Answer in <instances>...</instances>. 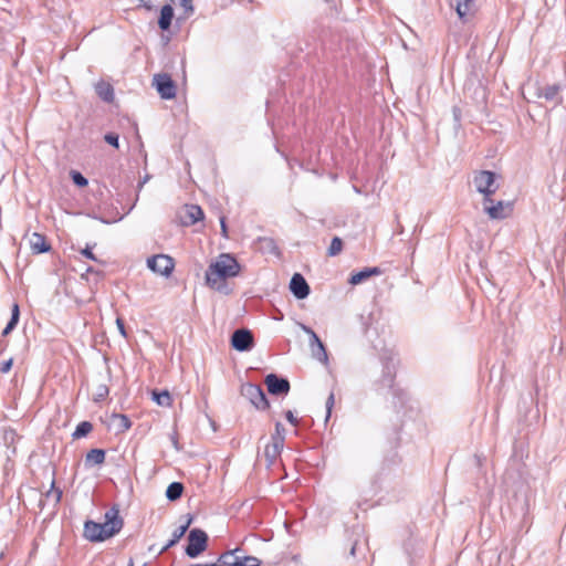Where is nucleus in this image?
<instances>
[{"label":"nucleus","mask_w":566,"mask_h":566,"mask_svg":"<svg viewBox=\"0 0 566 566\" xmlns=\"http://www.w3.org/2000/svg\"><path fill=\"white\" fill-rule=\"evenodd\" d=\"M240 270L241 266L234 256L229 253H222L208 266L206 271V282L210 287L218 292L229 294L231 291L229 290L226 280L238 276Z\"/></svg>","instance_id":"nucleus-1"},{"label":"nucleus","mask_w":566,"mask_h":566,"mask_svg":"<svg viewBox=\"0 0 566 566\" xmlns=\"http://www.w3.org/2000/svg\"><path fill=\"white\" fill-rule=\"evenodd\" d=\"M104 523H96L94 521H86L84 524V537L90 542H103L117 533L124 526V521L119 516V509L117 505L112 506L105 512Z\"/></svg>","instance_id":"nucleus-2"},{"label":"nucleus","mask_w":566,"mask_h":566,"mask_svg":"<svg viewBox=\"0 0 566 566\" xmlns=\"http://www.w3.org/2000/svg\"><path fill=\"white\" fill-rule=\"evenodd\" d=\"M380 360L382 365V371H381V378L378 381V385L381 388H388L394 390V394H396V390L394 389L395 385V378H396V369H397V358L392 350H384L380 354Z\"/></svg>","instance_id":"nucleus-3"},{"label":"nucleus","mask_w":566,"mask_h":566,"mask_svg":"<svg viewBox=\"0 0 566 566\" xmlns=\"http://www.w3.org/2000/svg\"><path fill=\"white\" fill-rule=\"evenodd\" d=\"M208 543V535L200 528H192L188 535V545L186 546V554L190 558H196L206 551Z\"/></svg>","instance_id":"nucleus-4"},{"label":"nucleus","mask_w":566,"mask_h":566,"mask_svg":"<svg viewBox=\"0 0 566 566\" xmlns=\"http://www.w3.org/2000/svg\"><path fill=\"white\" fill-rule=\"evenodd\" d=\"M241 395L247 398L258 410H266L270 402L259 385L244 384L241 387Z\"/></svg>","instance_id":"nucleus-5"},{"label":"nucleus","mask_w":566,"mask_h":566,"mask_svg":"<svg viewBox=\"0 0 566 566\" xmlns=\"http://www.w3.org/2000/svg\"><path fill=\"white\" fill-rule=\"evenodd\" d=\"M475 189L483 196H492L497 190L495 174L489 170L479 171L473 179Z\"/></svg>","instance_id":"nucleus-6"},{"label":"nucleus","mask_w":566,"mask_h":566,"mask_svg":"<svg viewBox=\"0 0 566 566\" xmlns=\"http://www.w3.org/2000/svg\"><path fill=\"white\" fill-rule=\"evenodd\" d=\"M148 268L163 276H169L175 268L174 259L165 255V254H158L149 258L147 260Z\"/></svg>","instance_id":"nucleus-7"},{"label":"nucleus","mask_w":566,"mask_h":566,"mask_svg":"<svg viewBox=\"0 0 566 566\" xmlns=\"http://www.w3.org/2000/svg\"><path fill=\"white\" fill-rule=\"evenodd\" d=\"M153 81L161 98L171 99L176 96V85L170 75L156 74Z\"/></svg>","instance_id":"nucleus-8"},{"label":"nucleus","mask_w":566,"mask_h":566,"mask_svg":"<svg viewBox=\"0 0 566 566\" xmlns=\"http://www.w3.org/2000/svg\"><path fill=\"white\" fill-rule=\"evenodd\" d=\"M254 345L253 334L247 328L235 329L231 336V346L238 352L250 350Z\"/></svg>","instance_id":"nucleus-9"},{"label":"nucleus","mask_w":566,"mask_h":566,"mask_svg":"<svg viewBox=\"0 0 566 566\" xmlns=\"http://www.w3.org/2000/svg\"><path fill=\"white\" fill-rule=\"evenodd\" d=\"M302 329L310 336V347L312 350V355L317 360L326 364L328 360L326 348L317 334L308 326L302 324Z\"/></svg>","instance_id":"nucleus-10"},{"label":"nucleus","mask_w":566,"mask_h":566,"mask_svg":"<svg viewBox=\"0 0 566 566\" xmlns=\"http://www.w3.org/2000/svg\"><path fill=\"white\" fill-rule=\"evenodd\" d=\"M264 382L268 387V391L275 396H285L290 391V381L286 378L279 377L276 374H269Z\"/></svg>","instance_id":"nucleus-11"},{"label":"nucleus","mask_w":566,"mask_h":566,"mask_svg":"<svg viewBox=\"0 0 566 566\" xmlns=\"http://www.w3.org/2000/svg\"><path fill=\"white\" fill-rule=\"evenodd\" d=\"M512 202L499 200L495 205L488 207L485 213L491 220H503L509 218L512 214Z\"/></svg>","instance_id":"nucleus-12"},{"label":"nucleus","mask_w":566,"mask_h":566,"mask_svg":"<svg viewBox=\"0 0 566 566\" xmlns=\"http://www.w3.org/2000/svg\"><path fill=\"white\" fill-rule=\"evenodd\" d=\"M290 290L297 300H304L308 296L310 285L300 273H294L290 281Z\"/></svg>","instance_id":"nucleus-13"},{"label":"nucleus","mask_w":566,"mask_h":566,"mask_svg":"<svg viewBox=\"0 0 566 566\" xmlns=\"http://www.w3.org/2000/svg\"><path fill=\"white\" fill-rule=\"evenodd\" d=\"M462 22H468L474 12V0H449Z\"/></svg>","instance_id":"nucleus-14"},{"label":"nucleus","mask_w":566,"mask_h":566,"mask_svg":"<svg viewBox=\"0 0 566 566\" xmlns=\"http://www.w3.org/2000/svg\"><path fill=\"white\" fill-rule=\"evenodd\" d=\"M537 97L545 98L547 102H551L554 106H557L562 103L563 97L560 95V86L558 84L546 85L544 87H539L536 93Z\"/></svg>","instance_id":"nucleus-15"},{"label":"nucleus","mask_w":566,"mask_h":566,"mask_svg":"<svg viewBox=\"0 0 566 566\" xmlns=\"http://www.w3.org/2000/svg\"><path fill=\"white\" fill-rule=\"evenodd\" d=\"M381 274V270L378 266L374 268H365L361 271L352 274L350 279L348 280L349 284L357 285L366 281L373 275H379Z\"/></svg>","instance_id":"nucleus-16"},{"label":"nucleus","mask_w":566,"mask_h":566,"mask_svg":"<svg viewBox=\"0 0 566 566\" xmlns=\"http://www.w3.org/2000/svg\"><path fill=\"white\" fill-rule=\"evenodd\" d=\"M95 93L106 103H112L115 97L113 86L105 81H99L95 84Z\"/></svg>","instance_id":"nucleus-17"},{"label":"nucleus","mask_w":566,"mask_h":566,"mask_svg":"<svg viewBox=\"0 0 566 566\" xmlns=\"http://www.w3.org/2000/svg\"><path fill=\"white\" fill-rule=\"evenodd\" d=\"M30 245L33 253H44L51 249V245L46 242V239L43 234L34 232L30 239Z\"/></svg>","instance_id":"nucleus-18"},{"label":"nucleus","mask_w":566,"mask_h":566,"mask_svg":"<svg viewBox=\"0 0 566 566\" xmlns=\"http://www.w3.org/2000/svg\"><path fill=\"white\" fill-rule=\"evenodd\" d=\"M174 19V9L170 4H165L160 10L158 27L163 31L169 30Z\"/></svg>","instance_id":"nucleus-19"},{"label":"nucleus","mask_w":566,"mask_h":566,"mask_svg":"<svg viewBox=\"0 0 566 566\" xmlns=\"http://www.w3.org/2000/svg\"><path fill=\"white\" fill-rule=\"evenodd\" d=\"M192 522L191 517H188L185 524L180 525L172 532L171 539L163 547V552L167 551L168 548L175 546L186 534L187 530L189 528L190 524Z\"/></svg>","instance_id":"nucleus-20"},{"label":"nucleus","mask_w":566,"mask_h":566,"mask_svg":"<svg viewBox=\"0 0 566 566\" xmlns=\"http://www.w3.org/2000/svg\"><path fill=\"white\" fill-rule=\"evenodd\" d=\"M105 462V451L103 449H92L85 455V465H101Z\"/></svg>","instance_id":"nucleus-21"},{"label":"nucleus","mask_w":566,"mask_h":566,"mask_svg":"<svg viewBox=\"0 0 566 566\" xmlns=\"http://www.w3.org/2000/svg\"><path fill=\"white\" fill-rule=\"evenodd\" d=\"M283 450V446L271 442L268 444L264 449V455L266 458V461L269 465L273 464L276 459L280 457L281 452Z\"/></svg>","instance_id":"nucleus-22"},{"label":"nucleus","mask_w":566,"mask_h":566,"mask_svg":"<svg viewBox=\"0 0 566 566\" xmlns=\"http://www.w3.org/2000/svg\"><path fill=\"white\" fill-rule=\"evenodd\" d=\"M109 394L108 386L103 381H97L95 384L94 391L92 394V399L95 402L103 401Z\"/></svg>","instance_id":"nucleus-23"},{"label":"nucleus","mask_w":566,"mask_h":566,"mask_svg":"<svg viewBox=\"0 0 566 566\" xmlns=\"http://www.w3.org/2000/svg\"><path fill=\"white\" fill-rule=\"evenodd\" d=\"M20 317V310L19 305L17 303L13 304L12 311H11V318L8 322L7 326L2 331V336L9 335L17 326Z\"/></svg>","instance_id":"nucleus-24"},{"label":"nucleus","mask_w":566,"mask_h":566,"mask_svg":"<svg viewBox=\"0 0 566 566\" xmlns=\"http://www.w3.org/2000/svg\"><path fill=\"white\" fill-rule=\"evenodd\" d=\"M151 395H153V399L156 401L157 405H159L161 407H170L171 406L172 398L168 390H163V391L153 390Z\"/></svg>","instance_id":"nucleus-25"},{"label":"nucleus","mask_w":566,"mask_h":566,"mask_svg":"<svg viewBox=\"0 0 566 566\" xmlns=\"http://www.w3.org/2000/svg\"><path fill=\"white\" fill-rule=\"evenodd\" d=\"M184 492V485L180 482H172L166 490V497L169 501H176L181 497Z\"/></svg>","instance_id":"nucleus-26"},{"label":"nucleus","mask_w":566,"mask_h":566,"mask_svg":"<svg viewBox=\"0 0 566 566\" xmlns=\"http://www.w3.org/2000/svg\"><path fill=\"white\" fill-rule=\"evenodd\" d=\"M170 1L175 6H178V7L182 8V10H184L182 14L178 18L179 20L188 19L193 13L192 0H170Z\"/></svg>","instance_id":"nucleus-27"},{"label":"nucleus","mask_w":566,"mask_h":566,"mask_svg":"<svg viewBox=\"0 0 566 566\" xmlns=\"http://www.w3.org/2000/svg\"><path fill=\"white\" fill-rule=\"evenodd\" d=\"M93 430V424L90 421L80 422L75 431L72 433L73 439H81L86 437Z\"/></svg>","instance_id":"nucleus-28"},{"label":"nucleus","mask_w":566,"mask_h":566,"mask_svg":"<svg viewBox=\"0 0 566 566\" xmlns=\"http://www.w3.org/2000/svg\"><path fill=\"white\" fill-rule=\"evenodd\" d=\"M187 216L190 220V223L193 224L203 219L205 213L199 206L191 205L187 207Z\"/></svg>","instance_id":"nucleus-29"},{"label":"nucleus","mask_w":566,"mask_h":566,"mask_svg":"<svg viewBox=\"0 0 566 566\" xmlns=\"http://www.w3.org/2000/svg\"><path fill=\"white\" fill-rule=\"evenodd\" d=\"M234 552H227L219 557V566H237L239 564V556Z\"/></svg>","instance_id":"nucleus-30"},{"label":"nucleus","mask_w":566,"mask_h":566,"mask_svg":"<svg viewBox=\"0 0 566 566\" xmlns=\"http://www.w3.org/2000/svg\"><path fill=\"white\" fill-rule=\"evenodd\" d=\"M343 250V241L339 237H334L331 241V244L327 249V255L328 256H336L338 255Z\"/></svg>","instance_id":"nucleus-31"},{"label":"nucleus","mask_w":566,"mask_h":566,"mask_svg":"<svg viewBox=\"0 0 566 566\" xmlns=\"http://www.w3.org/2000/svg\"><path fill=\"white\" fill-rule=\"evenodd\" d=\"M272 442L284 446L285 429L281 422L275 423V431L271 437Z\"/></svg>","instance_id":"nucleus-32"},{"label":"nucleus","mask_w":566,"mask_h":566,"mask_svg":"<svg viewBox=\"0 0 566 566\" xmlns=\"http://www.w3.org/2000/svg\"><path fill=\"white\" fill-rule=\"evenodd\" d=\"M113 419L118 421L117 427L120 431H126L132 427V421L126 415L114 413Z\"/></svg>","instance_id":"nucleus-33"},{"label":"nucleus","mask_w":566,"mask_h":566,"mask_svg":"<svg viewBox=\"0 0 566 566\" xmlns=\"http://www.w3.org/2000/svg\"><path fill=\"white\" fill-rule=\"evenodd\" d=\"M51 496L54 497V503H60L62 499V490L55 488L54 480L51 482V489L45 493V497L50 499Z\"/></svg>","instance_id":"nucleus-34"},{"label":"nucleus","mask_w":566,"mask_h":566,"mask_svg":"<svg viewBox=\"0 0 566 566\" xmlns=\"http://www.w3.org/2000/svg\"><path fill=\"white\" fill-rule=\"evenodd\" d=\"M71 178L73 182L78 187H85L88 184L87 179L76 170L71 171Z\"/></svg>","instance_id":"nucleus-35"},{"label":"nucleus","mask_w":566,"mask_h":566,"mask_svg":"<svg viewBox=\"0 0 566 566\" xmlns=\"http://www.w3.org/2000/svg\"><path fill=\"white\" fill-rule=\"evenodd\" d=\"M237 566H260V560L254 556H239V564Z\"/></svg>","instance_id":"nucleus-36"},{"label":"nucleus","mask_w":566,"mask_h":566,"mask_svg":"<svg viewBox=\"0 0 566 566\" xmlns=\"http://www.w3.org/2000/svg\"><path fill=\"white\" fill-rule=\"evenodd\" d=\"M261 242L263 243V248L268 249L271 253H274V254H279L280 253L279 248L275 244L273 239L264 238V239L261 240Z\"/></svg>","instance_id":"nucleus-37"},{"label":"nucleus","mask_w":566,"mask_h":566,"mask_svg":"<svg viewBox=\"0 0 566 566\" xmlns=\"http://www.w3.org/2000/svg\"><path fill=\"white\" fill-rule=\"evenodd\" d=\"M104 140L112 145L113 147L115 148H118L119 147V137L117 134L115 133H107L105 136H104Z\"/></svg>","instance_id":"nucleus-38"},{"label":"nucleus","mask_w":566,"mask_h":566,"mask_svg":"<svg viewBox=\"0 0 566 566\" xmlns=\"http://www.w3.org/2000/svg\"><path fill=\"white\" fill-rule=\"evenodd\" d=\"M334 402H335L334 394L331 392L328 398H327V400H326V403H325V407H326V418H325V421H328V419L331 417L332 409L334 407Z\"/></svg>","instance_id":"nucleus-39"},{"label":"nucleus","mask_w":566,"mask_h":566,"mask_svg":"<svg viewBox=\"0 0 566 566\" xmlns=\"http://www.w3.org/2000/svg\"><path fill=\"white\" fill-rule=\"evenodd\" d=\"M81 254L84 255L85 258L90 259V260L97 261V258L92 252V248L90 245H86V248L81 250Z\"/></svg>","instance_id":"nucleus-40"},{"label":"nucleus","mask_w":566,"mask_h":566,"mask_svg":"<svg viewBox=\"0 0 566 566\" xmlns=\"http://www.w3.org/2000/svg\"><path fill=\"white\" fill-rule=\"evenodd\" d=\"M495 202L496 201H494L492 199V196H483V200H482L483 211L485 212L486 208L490 207V206L495 205Z\"/></svg>","instance_id":"nucleus-41"},{"label":"nucleus","mask_w":566,"mask_h":566,"mask_svg":"<svg viewBox=\"0 0 566 566\" xmlns=\"http://www.w3.org/2000/svg\"><path fill=\"white\" fill-rule=\"evenodd\" d=\"M285 418H286V420H287L291 424H293V426H297L298 420H297V418L293 415V412H292L291 410H287V411L285 412Z\"/></svg>","instance_id":"nucleus-42"},{"label":"nucleus","mask_w":566,"mask_h":566,"mask_svg":"<svg viewBox=\"0 0 566 566\" xmlns=\"http://www.w3.org/2000/svg\"><path fill=\"white\" fill-rule=\"evenodd\" d=\"M220 226H221V234L223 238H228V228H227V223H226V218L224 217H221L220 218Z\"/></svg>","instance_id":"nucleus-43"},{"label":"nucleus","mask_w":566,"mask_h":566,"mask_svg":"<svg viewBox=\"0 0 566 566\" xmlns=\"http://www.w3.org/2000/svg\"><path fill=\"white\" fill-rule=\"evenodd\" d=\"M12 367V359L6 360L1 364V373H9Z\"/></svg>","instance_id":"nucleus-44"},{"label":"nucleus","mask_w":566,"mask_h":566,"mask_svg":"<svg viewBox=\"0 0 566 566\" xmlns=\"http://www.w3.org/2000/svg\"><path fill=\"white\" fill-rule=\"evenodd\" d=\"M116 324H117V327H118L119 333H120L123 336H126V331H125V325H124L123 319L117 318V319H116Z\"/></svg>","instance_id":"nucleus-45"},{"label":"nucleus","mask_w":566,"mask_h":566,"mask_svg":"<svg viewBox=\"0 0 566 566\" xmlns=\"http://www.w3.org/2000/svg\"><path fill=\"white\" fill-rule=\"evenodd\" d=\"M460 115H461L460 109H459L458 107H453V116H454V119H455L457 122H459V120H460Z\"/></svg>","instance_id":"nucleus-46"},{"label":"nucleus","mask_w":566,"mask_h":566,"mask_svg":"<svg viewBox=\"0 0 566 566\" xmlns=\"http://www.w3.org/2000/svg\"><path fill=\"white\" fill-rule=\"evenodd\" d=\"M171 442L176 450H179L178 439L176 437V433L171 436Z\"/></svg>","instance_id":"nucleus-47"},{"label":"nucleus","mask_w":566,"mask_h":566,"mask_svg":"<svg viewBox=\"0 0 566 566\" xmlns=\"http://www.w3.org/2000/svg\"><path fill=\"white\" fill-rule=\"evenodd\" d=\"M139 1L143 3V7L146 8L147 10L153 9V4L150 2H145L144 0H139Z\"/></svg>","instance_id":"nucleus-48"},{"label":"nucleus","mask_w":566,"mask_h":566,"mask_svg":"<svg viewBox=\"0 0 566 566\" xmlns=\"http://www.w3.org/2000/svg\"><path fill=\"white\" fill-rule=\"evenodd\" d=\"M148 179H149V177H148V176H146V177L144 178V180L139 182L138 187H139V188H142V187L147 182V180H148Z\"/></svg>","instance_id":"nucleus-49"},{"label":"nucleus","mask_w":566,"mask_h":566,"mask_svg":"<svg viewBox=\"0 0 566 566\" xmlns=\"http://www.w3.org/2000/svg\"><path fill=\"white\" fill-rule=\"evenodd\" d=\"M355 554H356V543H355V544H353V546H352V548H350V555H352V556H355Z\"/></svg>","instance_id":"nucleus-50"},{"label":"nucleus","mask_w":566,"mask_h":566,"mask_svg":"<svg viewBox=\"0 0 566 566\" xmlns=\"http://www.w3.org/2000/svg\"><path fill=\"white\" fill-rule=\"evenodd\" d=\"M130 566H134V562H133V559H132V558H130Z\"/></svg>","instance_id":"nucleus-51"},{"label":"nucleus","mask_w":566,"mask_h":566,"mask_svg":"<svg viewBox=\"0 0 566 566\" xmlns=\"http://www.w3.org/2000/svg\"><path fill=\"white\" fill-rule=\"evenodd\" d=\"M128 566H130V562L128 563Z\"/></svg>","instance_id":"nucleus-52"}]
</instances>
